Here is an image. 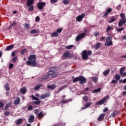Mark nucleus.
<instances>
[{
    "label": "nucleus",
    "mask_w": 126,
    "mask_h": 126,
    "mask_svg": "<svg viewBox=\"0 0 126 126\" xmlns=\"http://www.w3.org/2000/svg\"><path fill=\"white\" fill-rule=\"evenodd\" d=\"M105 118V114L102 113L99 115V116L98 118V121L99 122H101V121H103L104 120V118Z\"/></svg>",
    "instance_id": "dca6fc26"
},
{
    "label": "nucleus",
    "mask_w": 126,
    "mask_h": 126,
    "mask_svg": "<svg viewBox=\"0 0 126 126\" xmlns=\"http://www.w3.org/2000/svg\"><path fill=\"white\" fill-rule=\"evenodd\" d=\"M11 56L12 57H14V56H15V51H13V52H12Z\"/></svg>",
    "instance_id": "680f3d73"
},
{
    "label": "nucleus",
    "mask_w": 126,
    "mask_h": 126,
    "mask_svg": "<svg viewBox=\"0 0 126 126\" xmlns=\"http://www.w3.org/2000/svg\"><path fill=\"white\" fill-rule=\"evenodd\" d=\"M117 82L118 81L117 80H113L111 81V83L115 84V83H117Z\"/></svg>",
    "instance_id": "13d9d810"
},
{
    "label": "nucleus",
    "mask_w": 126,
    "mask_h": 126,
    "mask_svg": "<svg viewBox=\"0 0 126 126\" xmlns=\"http://www.w3.org/2000/svg\"><path fill=\"white\" fill-rule=\"evenodd\" d=\"M109 96H106V97L103 98L102 99L99 100L96 103V105H103L106 102V100H107V98H108Z\"/></svg>",
    "instance_id": "1a4fd4ad"
},
{
    "label": "nucleus",
    "mask_w": 126,
    "mask_h": 126,
    "mask_svg": "<svg viewBox=\"0 0 126 126\" xmlns=\"http://www.w3.org/2000/svg\"><path fill=\"white\" fill-rule=\"evenodd\" d=\"M58 36H59V33H58V32H52L51 34V37H58Z\"/></svg>",
    "instance_id": "b1692460"
},
{
    "label": "nucleus",
    "mask_w": 126,
    "mask_h": 126,
    "mask_svg": "<svg viewBox=\"0 0 126 126\" xmlns=\"http://www.w3.org/2000/svg\"><path fill=\"white\" fill-rule=\"evenodd\" d=\"M100 41H105V37H102L100 38Z\"/></svg>",
    "instance_id": "0e129e2a"
},
{
    "label": "nucleus",
    "mask_w": 126,
    "mask_h": 126,
    "mask_svg": "<svg viewBox=\"0 0 126 126\" xmlns=\"http://www.w3.org/2000/svg\"><path fill=\"white\" fill-rule=\"evenodd\" d=\"M69 102V100H65L64 99H63L61 101H60V103L61 104H67Z\"/></svg>",
    "instance_id": "4be33fe9"
},
{
    "label": "nucleus",
    "mask_w": 126,
    "mask_h": 126,
    "mask_svg": "<svg viewBox=\"0 0 126 126\" xmlns=\"http://www.w3.org/2000/svg\"><path fill=\"white\" fill-rule=\"evenodd\" d=\"M125 69H126V67H122L120 69V74L123 77H125V76H126V72L124 73Z\"/></svg>",
    "instance_id": "9d476101"
},
{
    "label": "nucleus",
    "mask_w": 126,
    "mask_h": 126,
    "mask_svg": "<svg viewBox=\"0 0 126 126\" xmlns=\"http://www.w3.org/2000/svg\"><path fill=\"white\" fill-rule=\"evenodd\" d=\"M78 81H79V76L73 80V83H75V82H77Z\"/></svg>",
    "instance_id": "473e14b6"
},
{
    "label": "nucleus",
    "mask_w": 126,
    "mask_h": 126,
    "mask_svg": "<svg viewBox=\"0 0 126 126\" xmlns=\"http://www.w3.org/2000/svg\"><path fill=\"white\" fill-rule=\"evenodd\" d=\"M115 79H116V80H120L121 77L120 76V75L116 74L115 76Z\"/></svg>",
    "instance_id": "e433bc0d"
},
{
    "label": "nucleus",
    "mask_w": 126,
    "mask_h": 126,
    "mask_svg": "<svg viewBox=\"0 0 126 126\" xmlns=\"http://www.w3.org/2000/svg\"><path fill=\"white\" fill-rule=\"evenodd\" d=\"M123 83H126V78L123 80Z\"/></svg>",
    "instance_id": "774afa93"
},
{
    "label": "nucleus",
    "mask_w": 126,
    "mask_h": 126,
    "mask_svg": "<svg viewBox=\"0 0 126 126\" xmlns=\"http://www.w3.org/2000/svg\"><path fill=\"white\" fill-rule=\"evenodd\" d=\"M33 104H35V105H39V104L41 103V101L38 99V100L33 101Z\"/></svg>",
    "instance_id": "c9c22d12"
},
{
    "label": "nucleus",
    "mask_w": 126,
    "mask_h": 126,
    "mask_svg": "<svg viewBox=\"0 0 126 126\" xmlns=\"http://www.w3.org/2000/svg\"><path fill=\"white\" fill-rule=\"evenodd\" d=\"M101 90V88H98L95 90V93H98V92H100Z\"/></svg>",
    "instance_id": "37998d69"
},
{
    "label": "nucleus",
    "mask_w": 126,
    "mask_h": 126,
    "mask_svg": "<svg viewBox=\"0 0 126 126\" xmlns=\"http://www.w3.org/2000/svg\"><path fill=\"white\" fill-rule=\"evenodd\" d=\"M12 61L13 63H16V62L17 61V57H14L12 59Z\"/></svg>",
    "instance_id": "c03bdc74"
},
{
    "label": "nucleus",
    "mask_w": 126,
    "mask_h": 126,
    "mask_svg": "<svg viewBox=\"0 0 126 126\" xmlns=\"http://www.w3.org/2000/svg\"><path fill=\"white\" fill-rule=\"evenodd\" d=\"M79 81L80 84H83L86 82V78L82 76H79Z\"/></svg>",
    "instance_id": "9b49d317"
},
{
    "label": "nucleus",
    "mask_w": 126,
    "mask_h": 126,
    "mask_svg": "<svg viewBox=\"0 0 126 126\" xmlns=\"http://www.w3.org/2000/svg\"><path fill=\"white\" fill-rule=\"evenodd\" d=\"M111 11H112V8H109L108 9H107L106 10V11L104 13L105 16H107V15H108V13H110V12H111Z\"/></svg>",
    "instance_id": "412c9836"
},
{
    "label": "nucleus",
    "mask_w": 126,
    "mask_h": 126,
    "mask_svg": "<svg viewBox=\"0 0 126 126\" xmlns=\"http://www.w3.org/2000/svg\"><path fill=\"white\" fill-rule=\"evenodd\" d=\"M24 28H26V29H29V28H30V25L26 24L24 25Z\"/></svg>",
    "instance_id": "a19ab883"
},
{
    "label": "nucleus",
    "mask_w": 126,
    "mask_h": 126,
    "mask_svg": "<svg viewBox=\"0 0 126 126\" xmlns=\"http://www.w3.org/2000/svg\"><path fill=\"white\" fill-rule=\"evenodd\" d=\"M26 52H27V49H25L22 50L21 51V55H22V56H23V55H24V53H26Z\"/></svg>",
    "instance_id": "f704fd0d"
},
{
    "label": "nucleus",
    "mask_w": 126,
    "mask_h": 126,
    "mask_svg": "<svg viewBox=\"0 0 126 126\" xmlns=\"http://www.w3.org/2000/svg\"><path fill=\"white\" fill-rule=\"evenodd\" d=\"M83 100L85 102H88V101H90V98H88L87 96H85L83 97Z\"/></svg>",
    "instance_id": "bb28decb"
},
{
    "label": "nucleus",
    "mask_w": 126,
    "mask_h": 126,
    "mask_svg": "<svg viewBox=\"0 0 126 126\" xmlns=\"http://www.w3.org/2000/svg\"><path fill=\"white\" fill-rule=\"evenodd\" d=\"M113 44V42H112V37L111 36H108L106 38V42L105 43V46H111Z\"/></svg>",
    "instance_id": "39448f33"
},
{
    "label": "nucleus",
    "mask_w": 126,
    "mask_h": 126,
    "mask_svg": "<svg viewBox=\"0 0 126 126\" xmlns=\"http://www.w3.org/2000/svg\"><path fill=\"white\" fill-rule=\"evenodd\" d=\"M64 88V87L63 86L60 88V89L59 90L58 92H61V91H62V90H63Z\"/></svg>",
    "instance_id": "052dcab7"
},
{
    "label": "nucleus",
    "mask_w": 126,
    "mask_h": 126,
    "mask_svg": "<svg viewBox=\"0 0 126 126\" xmlns=\"http://www.w3.org/2000/svg\"><path fill=\"white\" fill-rule=\"evenodd\" d=\"M48 73L49 75H52V77H56V76H58V74L52 70L48 71Z\"/></svg>",
    "instance_id": "4468645a"
},
{
    "label": "nucleus",
    "mask_w": 126,
    "mask_h": 126,
    "mask_svg": "<svg viewBox=\"0 0 126 126\" xmlns=\"http://www.w3.org/2000/svg\"><path fill=\"white\" fill-rule=\"evenodd\" d=\"M20 103V98L19 97H17V99L14 100V105H18Z\"/></svg>",
    "instance_id": "aec40b11"
},
{
    "label": "nucleus",
    "mask_w": 126,
    "mask_h": 126,
    "mask_svg": "<svg viewBox=\"0 0 126 126\" xmlns=\"http://www.w3.org/2000/svg\"><path fill=\"white\" fill-rule=\"evenodd\" d=\"M28 61L26 62L27 65H31V66H37V62H36V55H31L28 57Z\"/></svg>",
    "instance_id": "f257e3e1"
},
{
    "label": "nucleus",
    "mask_w": 126,
    "mask_h": 126,
    "mask_svg": "<svg viewBox=\"0 0 126 126\" xmlns=\"http://www.w3.org/2000/svg\"><path fill=\"white\" fill-rule=\"evenodd\" d=\"M11 105V102L7 103L6 105V106L5 107V110H7V109H8L9 108V107H10Z\"/></svg>",
    "instance_id": "7c9ffc66"
},
{
    "label": "nucleus",
    "mask_w": 126,
    "mask_h": 126,
    "mask_svg": "<svg viewBox=\"0 0 126 126\" xmlns=\"http://www.w3.org/2000/svg\"><path fill=\"white\" fill-rule=\"evenodd\" d=\"M22 123V119H20L17 121L16 122V125H20Z\"/></svg>",
    "instance_id": "2f4dec72"
},
{
    "label": "nucleus",
    "mask_w": 126,
    "mask_h": 126,
    "mask_svg": "<svg viewBox=\"0 0 126 126\" xmlns=\"http://www.w3.org/2000/svg\"><path fill=\"white\" fill-rule=\"evenodd\" d=\"M4 116H9V115H10V112H9V111H5L4 113Z\"/></svg>",
    "instance_id": "a18cd8bd"
},
{
    "label": "nucleus",
    "mask_w": 126,
    "mask_h": 126,
    "mask_svg": "<svg viewBox=\"0 0 126 126\" xmlns=\"http://www.w3.org/2000/svg\"><path fill=\"white\" fill-rule=\"evenodd\" d=\"M38 116L39 118H43L44 117V114L41 112L38 114Z\"/></svg>",
    "instance_id": "4c0bfd02"
},
{
    "label": "nucleus",
    "mask_w": 126,
    "mask_h": 126,
    "mask_svg": "<svg viewBox=\"0 0 126 126\" xmlns=\"http://www.w3.org/2000/svg\"><path fill=\"white\" fill-rule=\"evenodd\" d=\"M123 30H125V28H119L118 29L117 31L118 32H121V31H123Z\"/></svg>",
    "instance_id": "4d7b16f0"
},
{
    "label": "nucleus",
    "mask_w": 126,
    "mask_h": 126,
    "mask_svg": "<svg viewBox=\"0 0 126 126\" xmlns=\"http://www.w3.org/2000/svg\"><path fill=\"white\" fill-rule=\"evenodd\" d=\"M71 58V55L68 51L65 52L62 57V60H65L66 59H70Z\"/></svg>",
    "instance_id": "20e7f679"
},
{
    "label": "nucleus",
    "mask_w": 126,
    "mask_h": 126,
    "mask_svg": "<svg viewBox=\"0 0 126 126\" xmlns=\"http://www.w3.org/2000/svg\"><path fill=\"white\" fill-rule=\"evenodd\" d=\"M110 30H112V27H111V26H108L106 29V31H107V32H109V31H110Z\"/></svg>",
    "instance_id": "49530a36"
},
{
    "label": "nucleus",
    "mask_w": 126,
    "mask_h": 126,
    "mask_svg": "<svg viewBox=\"0 0 126 126\" xmlns=\"http://www.w3.org/2000/svg\"><path fill=\"white\" fill-rule=\"evenodd\" d=\"M13 47H14V46L13 44L10 45L6 48V51H10V50L13 49Z\"/></svg>",
    "instance_id": "393cba45"
},
{
    "label": "nucleus",
    "mask_w": 126,
    "mask_h": 126,
    "mask_svg": "<svg viewBox=\"0 0 126 126\" xmlns=\"http://www.w3.org/2000/svg\"><path fill=\"white\" fill-rule=\"evenodd\" d=\"M20 91L22 94H25L26 93V88H23L20 89Z\"/></svg>",
    "instance_id": "5701e85b"
},
{
    "label": "nucleus",
    "mask_w": 126,
    "mask_h": 126,
    "mask_svg": "<svg viewBox=\"0 0 126 126\" xmlns=\"http://www.w3.org/2000/svg\"><path fill=\"white\" fill-rule=\"evenodd\" d=\"M13 66H14V65L13 63H10L9 65V69H11V68H12V67H13Z\"/></svg>",
    "instance_id": "8fccbe9b"
},
{
    "label": "nucleus",
    "mask_w": 126,
    "mask_h": 126,
    "mask_svg": "<svg viewBox=\"0 0 126 126\" xmlns=\"http://www.w3.org/2000/svg\"><path fill=\"white\" fill-rule=\"evenodd\" d=\"M100 46H101V43L99 42L97 43L95 45L96 49H99V48H100Z\"/></svg>",
    "instance_id": "79ce46f5"
},
{
    "label": "nucleus",
    "mask_w": 126,
    "mask_h": 126,
    "mask_svg": "<svg viewBox=\"0 0 126 126\" xmlns=\"http://www.w3.org/2000/svg\"><path fill=\"white\" fill-rule=\"evenodd\" d=\"M5 89L6 90H9V87H8V84H6V85L4 87Z\"/></svg>",
    "instance_id": "09e8293b"
},
{
    "label": "nucleus",
    "mask_w": 126,
    "mask_h": 126,
    "mask_svg": "<svg viewBox=\"0 0 126 126\" xmlns=\"http://www.w3.org/2000/svg\"><path fill=\"white\" fill-rule=\"evenodd\" d=\"M119 16H112L111 17L110 21H108L109 23H112V22H114V21H116L117 20V18H118Z\"/></svg>",
    "instance_id": "ddd939ff"
},
{
    "label": "nucleus",
    "mask_w": 126,
    "mask_h": 126,
    "mask_svg": "<svg viewBox=\"0 0 126 126\" xmlns=\"http://www.w3.org/2000/svg\"><path fill=\"white\" fill-rule=\"evenodd\" d=\"M3 106H4V103H3V102H0V108H2Z\"/></svg>",
    "instance_id": "603ef678"
},
{
    "label": "nucleus",
    "mask_w": 126,
    "mask_h": 126,
    "mask_svg": "<svg viewBox=\"0 0 126 126\" xmlns=\"http://www.w3.org/2000/svg\"><path fill=\"white\" fill-rule=\"evenodd\" d=\"M40 31L39 30H32L31 31L30 33L31 34H37V33H39Z\"/></svg>",
    "instance_id": "a211bd4d"
},
{
    "label": "nucleus",
    "mask_w": 126,
    "mask_h": 126,
    "mask_svg": "<svg viewBox=\"0 0 126 126\" xmlns=\"http://www.w3.org/2000/svg\"><path fill=\"white\" fill-rule=\"evenodd\" d=\"M57 1H58V0H50V2H51V3H56Z\"/></svg>",
    "instance_id": "6e6d98bb"
},
{
    "label": "nucleus",
    "mask_w": 126,
    "mask_h": 126,
    "mask_svg": "<svg viewBox=\"0 0 126 126\" xmlns=\"http://www.w3.org/2000/svg\"><path fill=\"white\" fill-rule=\"evenodd\" d=\"M92 104V102H88L85 104V107H83V110H84V109H87V108H88L89 107H90L91 105Z\"/></svg>",
    "instance_id": "6ab92c4d"
},
{
    "label": "nucleus",
    "mask_w": 126,
    "mask_h": 126,
    "mask_svg": "<svg viewBox=\"0 0 126 126\" xmlns=\"http://www.w3.org/2000/svg\"><path fill=\"white\" fill-rule=\"evenodd\" d=\"M115 115L116 114L115 113V112H113L112 114H111L110 117H115Z\"/></svg>",
    "instance_id": "e2e57ef3"
},
{
    "label": "nucleus",
    "mask_w": 126,
    "mask_h": 126,
    "mask_svg": "<svg viewBox=\"0 0 126 126\" xmlns=\"http://www.w3.org/2000/svg\"><path fill=\"white\" fill-rule=\"evenodd\" d=\"M73 47H74L73 45H70L66 46L65 49H66V50H70V49H72Z\"/></svg>",
    "instance_id": "c756f323"
},
{
    "label": "nucleus",
    "mask_w": 126,
    "mask_h": 126,
    "mask_svg": "<svg viewBox=\"0 0 126 126\" xmlns=\"http://www.w3.org/2000/svg\"><path fill=\"white\" fill-rule=\"evenodd\" d=\"M17 23L15 22H14L12 24H11V26H13V25H16Z\"/></svg>",
    "instance_id": "69168bd1"
},
{
    "label": "nucleus",
    "mask_w": 126,
    "mask_h": 126,
    "mask_svg": "<svg viewBox=\"0 0 126 126\" xmlns=\"http://www.w3.org/2000/svg\"><path fill=\"white\" fill-rule=\"evenodd\" d=\"M50 94L49 93H45L44 94L41 95L39 98L40 99H46V98H48L50 96Z\"/></svg>",
    "instance_id": "f8f14e48"
},
{
    "label": "nucleus",
    "mask_w": 126,
    "mask_h": 126,
    "mask_svg": "<svg viewBox=\"0 0 126 126\" xmlns=\"http://www.w3.org/2000/svg\"><path fill=\"white\" fill-rule=\"evenodd\" d=\"M35 113L37 114L38 113H39V110L38 109H35Z\"/></svg>",
    "instance_id": "338daca9"
},
{
    "label": "nucleus",
    "mask_w": 126,
    "mask_h": 126,
    "mask_svg": "<svg viewBox=\"0 0 126 126\" xmlns=\"http://www.w3.org/2000/svg\"><path fill=\"white\" fill-rule=\"evenodd\" d=\"M85 36V33H82L77 36L75 38L76 41L78 42V41H80L82 38H84Z\"/></svg>",
    "instance_id": "423d86ee"
},
{
    "label": "nucleus",
    "mask_w": 126,
    "mask_h": 126,
    "mask_svg": "<svg viewBox=\"0 0 126 126\" xmlns=\"http://www.w3.org/2000/svg\"><path fill=\"white\" fill-rule=\"evenodd\" d=\"M120 17L121 18V19L118 23L119 27H122V26H123L124 24H126V15L124 13H121Z\"/></svg>",
    "instance_id": "f03ea898"
},
{
    "label": "nucleus",
    "mask_w": 126,
    "mask_h": 126,
    "mask_svg": "<svg viewBox=\"0 0 126 126\" xmlns=\"http://www.w3.org/2000/svg\"><path fill=\"white\" fill-rule=\"evenodd\" d=\"M57 31L58 33H61L63 31V28L58 29Z\"/></svg>",
    "instance_id": "3c124183"
},
{
    "label": "nucleus",
    "mask_w": 126,
    "mask_h": 126,
    "mask_svg": "<svg viewBox=\"0 0 126 126\" xmlns=\"http://www.w3.org/2000/svg\"><path fill=\"white\" fill-rule=\"evenodd\" d=\"M49 78H50V76L49 75H45L39 79V81H44V80H47Z\"/></svg>",
    "instance_id": "2eb2a0df"
},
{
    "label": "nucleus",
    "mask_w": 126,
    "mask_h": 126,
    "mask_svg": "<svg viewBox=\"0 0 126 126\" xmlns=\"http://www.w3.org/2000/svg\"><path fill=\"white\" fill-rule=\"evenodd\" d=\"M92 55V51L84 50L82 52V58L83 60H88V56H91Z\"/></svg>",
    "instance_id": "7ed1b4c3"
},
{
    "label": "nucleus",
    "mask_w": 126,
    "mask_h": 126,
    "mask_svg": "<svg viewBox=\"0 0 126 126\" xmlns=\"http://www.w3.org/2000/svg\"><path fill=\"white\" fill-rule=\"evenodd\" d=\"M32 99H33V100H36V101H39V98L38 97H36L35 96H34V95L32 94Z\"/></svg>",
    "instance_id": "58836bf2"
},
{
    "label": "nucleus",
    "mask_w": 126,
    "mask_h": 126,
    "mask_svg": "<svg viewBox=\"0 0 126 126\" xmlns=\"http://www.w3.org/2000/svg\"><path fill=\"white\" fill-rule=\"evenodd\" d=\"M110 73V70L107 69L103 72V75L106 76V75H108Z\"/></svg>",
    "instance_id": "c85d7f7f"
},
{
    "label": "nucleus",
    "mask_w": 126,
    "mask_h": 126,
    "mask_svg": "<svg viewBox=\"0 0 126 126\" xmlns=\"http://www.w3.org/2000/svg\"><path fill=\"white\" fill-rule=\"evenodd\" d=\"M68 2H69V0H63V3H64V4H67V3H68Z\"/></svg>",
    "instance_id": "de8ad7c7"
},
{
    "label": "nucleus",
    "mask_w": 126,
    "mask_h": 126,
    "mask_svg": "<svg viewBox=\"0 0 126 126\" xmlns=\"http://www.w3.org/2000/svg\"><path fill=\"white\" fill-rule=\"evenodd\" d=\"M35 21L36 22H38V21H40V17L39 16H37L36 18H35Z\"/></svg>",
    "instance_id": "864d4df0"
},
{
    "label": "nucleus",
    "mask_w": 126,
    "mask_h": 126,
    "mask_svg": "<svg viewBox=\"0 0 126 126\" xmlns=\"http://www.w3.org/2000/svg\"><path fill=\"white\" fill-rule=\"evenodd\" d=\"M46 5V3L44 2H39L37 4V7L39 9H43L44 8V6Z\"/></svg>",
    "instance_id": "6e6552de"
},
{
    "label": "nucleus",
    "mask_w": 126,
    "mask_h": 126,
    "mask_svg": "<svg viewBox=\"0 0 126 126\" xmlns=\"http://www.w3.org/2000/svg\"><path fill=\"white\" fill-rule=\"evenodd\" d=\"M41 86H42L41 84H39L37 85L34 87V90H38V89H40V88L41 87Z\"/></svg>",
    "instance_id": "72a5a7b5"
},
{
    "label": "nucleus",
    "mask_w": 126,
    "mask_h": 126,
    "mask_svg": "<svg viewBox=\"0 0 126 126\" xmlns=\"http://www.w3.org/2000/svg\"><path fill=\"white\" fill-rule=\"evenodd\" d=\"M29 7L28 9L29 11H32L33 9H34V7L33 6H30Z\"/></svg>",
    "instance_id": "ea45409f"
},
{
    "label": "nucleus",
    "mask_w": 126,
    "mask_h": 126,
    "mask_svg": "<svg viewBox=\"0 0 126 126\" xmlns=\"http://www.w3.org/2000/svg\"><path fill=\"white\" fill-rule=\"evenodd\" d=\"M84 17H85V14L83 13V14H81V15L78 16L76 18V19L77 21H78V22H80L82 21V19L83 18H84Z\"/></svg>",
    "instance_id": "0eeeda50"
},
{
    "label": "nucleus",
    "mask_w": 126,
    "mask_h": 126,
    "mask_svg": "<svg viewBox=\"0 0 126 126\" xmlns=\"http://www.w3.org/2000/svg\"><path fill=\"white\" fill-rule=\"evenodd\" d=\"M34 119H35V117H34V116L31 115L29 120V122L33 123V121H34Z\"/></svg>",
    "instance_id": "a878e982"
},
{
    "label": "nucleus",
    "mask_w": 126,
    "mask_h": 126,
    "mask_svg": "<svg viewBox=\"0 0 126 126\" xmlns=\"http://www.w3.org/2000/svg\"><path fill=\"white\" fill-rule=\"evenodd\" d=\"M34 3V0H28L27 4L28 6H31Z\"/></svg>",
    "instance_id": "f3484780"
},
{
    "label": "nucleus",
    "mask_w": 126,
    "mask_h": 126,
    "mask_svg": "<svg viewBox=\"0 0 126 126\" xmlns=\"http://www.w3.org/2000/svg\"><path fill=\"white\" fill-rule=\"evenodd\" d=\"M33 109V106H32V105H30L28 108V110H29V111H31V110H32Z\"/></svg>",
    "instance_id": "5fc2aeb1"
},
{
    "label": "nucleus",
    "mask_w": 126,
    "mask_h": 126,
    "mask_svg": "<svg viewBox=\"0 0 126 126\" xmlns=\"http://www.w3.org/2000/svg\"><path fill=\"white\" fill-rule=\"evenodd\" d=\"M47 88H49L50 89H52L53 90V89H55L56 88V85H52L51 86H47Z\"/></svg>",
    "instance_id": "cd10ccee"
},
{
    "label": "nucleus",
    "mask_w": 126,
    "mask_h": 126,
    "mask_svg": "<svg viewBox=\"0 0 126 126\" xmlns=\"http://www.w3.org/2000/svg\"><path fill=\"white\" fill-rule=\"evenodd\" d=\"M108 111V108L105 107L103 110V113H106V112Z\"/></svg>",
    "instance_id": "bf43d9fd"
}]
</instances>
